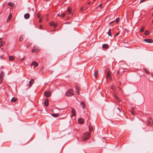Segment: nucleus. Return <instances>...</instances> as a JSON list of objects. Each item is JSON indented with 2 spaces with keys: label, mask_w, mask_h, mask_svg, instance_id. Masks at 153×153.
I'll use <instances>...</instances> for the list:
<instances>
[{
  "label": "nucleus",
  "mask_w": 153,
  "mask_h": 153,
  "mask_svg": "<svg viewBox=\"0 0 153 153\" xmlns=\"http://www.w3.org/2000/svg\"><path fill=\"white\" fill-rule=\"evenodd\" d=\"M90 133L88 132L84 134L82 136V138L83 140H85L90 138Z\"/></svg>",
  "instance_id": "1"
},
{
  "label": "nucleus",
  "mask_w": 153,
  "mask_h": 153,
  "mask_svg": "<svg viewBox=\"0 0 153 153\" xmlns=\"http://www.w3.org/2000/svg\"><path fill=\"white\" fill-rule=\"evenodd\" d=\"M74 95L73 91L72 89H69L65 93V95L68 97H70Z\"/></svg>",
  "instance_id": "2"
},
{
  "label": "nucleus",
  "mask_w": 153,
  "mask_h": 153,
  "mask_svg": "<svg viewBox=\"0 0 153 153\" xmlns=\"http://www.w3.org/2000/svg\"><path fill=\"white\" fill-rule=\"evenodd\" d=\"M3 72L2 71L0 74V84L2 82L4 77Z\"/></svg>",
  "instance_id": "3"
},
{
  "label": "nucleus",
  "mask_w": 153,
  "mask_h": 153,
  "mask_svg": "<svg viewBox=\"0 0 153 153\" xmlns=\"http://www.w3.org/2000/svg\"><path fill=\"white\" fill-rule=\"evenodd\" d=\"M106 78L109 79H111L112 78L109 73L108 72L106 75Z\"/></svg>",
  "instance_id": "4"
},
{
  "label": "nucleus",
  "mask_w": 153,
  "mask_h": 153,
  "mask_svg": "<svg viewBox=\"0 0 153 153\" xmlns=\"http://www.w3.org/2000/svg\"><path fill=\"white\" fill-rule=\"evenodd\" d=\"M143 40L146 42L149 43H152L153 42V40L152 39H144Z\"/></svg>",
  "instance_id": "5"
},
{
  "label": "nucleus",
  "mask_w": 153,
  "mask_h": 153,
  "mask_svg": "<svg viewBox=\"0 0 153 153\" xmlns=\"http://www.w3.org/2000/svg\"><path fill=\"white\" fill-rule=\"evenodd\" d=\"M44 94L47 97H49L51 95V92L50 91L45 92Z\"/></svg>",
  "instance_id": "6"
},
{
  "label": "nucleus",
  "mask_w": 153,
  "mask_h": 153,
  "mask_svg": "<svg viewBox=\"0 0 153 153\" xmlns=\"http://www.w3.org/2000/svg\"><path fill=\"white\" fill-rule=\"evenodd\" d=\"M38 65V64L37 62L35 61H33L32 63L31 66L33 65L34 67H36Z\"/></svg>",
  "instance_id": "7"
},
{
  "label": "nucleus",
  "mask_w": 153,
  "mask_h": 153,
  "mask_svg": "<svg viewBox=\"0 0 153 153\" xmlns=\"http://www.w3.org/2000/svg\"><path fill=\"white\" fill-rule=\"evenodd\" d=\"M39 51V50L37 49L35 46H34L32 50V52H38Z\"/></svg>",
  "instance_id": "8"
},
{
  "label": "nucleus",
  "mask_w": 153,
  "mask_h": 153,
  "mask_svg": "<svg viewBox=\"0 0 153 153\" xmlns=\"http://www.w3.org/2000/svg\"><path fill=\"white\" fill-rule=\"evenodd\" d=\"M67 12L70 15H72V13L71 12V9L69 7H68Z\"/></svg>",
  "instance_id": "9"
},
{
  "label": "nucleus",
  "mask_w": 153,
  "mask_h": 153,
  "mask_svg": "<svg viewBox=\"0 0 153 153\" xmlns=\"http://www.w3.org/2000/svg\"><path fill=\"white\" fill-rule=\"evenodd\" d=\"M34 82V80L33 79H31V80L29 82V86L30 87L32 85L33 83Z\"/></svg>",
  "instance_id": "10"
},
{
  "label": "nucleus",
  "mask_w": 153,
  "mask_h": 153,
  "mask_svg": "<svg viewBox=\"0 0 153 153\" xmlns=\"http://www.w3.org/2000/svg\"><path fill=\"white\" fill-rule=\"evenodd\" d=\"M114 97L117 100L118 102H119L120 101V99H119V98L117 97V94H115L114 93Z\"/></svg>",
  "instance_id": "11"
},
{
  "label": "nucleus",
  "mask_w": 153,
  "mask_h": 153,
  "mask_svg": "<svg viewBox=\"0 0 153 153\" xmlns=\"http://www.w3.org/2000/svg\"><path fill=\"white\" fill-rule=\"evenodd\" d=\"M78 122L80 124H82L84 123V120L82 118H80L78 120Z\"/></svg>",
  "instance_id": "12"
},
{
  "label": "nucleus",
  "mask_w": 153,
  "mask_h": 153,
  "mask_svg": "<svg viewBox=\"0 0 153 153\" xmlns=\"http://www.w3.org/2000/svg\"><path fill=\"white\" fill-rule=\"evenodd\" d=\"M72 115H71V116H74L76 115V112L75 110L73 108H72Z\"/></svg>",
  "instance_id": "13"
},
{
  "label": "nucleus",
  "mask_w": 153,
  "mask_h": 153,
  "mask_svg": "<svg viewBox=\"0 0 153 153\" xmlns=\"http://www.w3.org/2000/svg\"><path fill=\"white\" fill-rule=\"evenodd\" d=\"M4 43V42L2 41V38H0V47L2 46Z\"/></svg>",
  "instance_id": "14"
},
{
  "label": "nucleus",
  "mask_w": 153,
  "mask_h": 153,
  "mask_svg": "<svg viewBox=\"0 0 153 153\" xmlns=\"http://www.w3.org/2000/svg\"><path fill=\"white\" fill-rule=\"evenodd\" d=\"M152 123V119L151 118H150L148 120L147 123L149 125H151Z\"/></svg>",
  "instance_id": "15"
},
{
  "label": "nucleus",
  "mask_w": 153,
  "mask_h": 153,
  "mask_svg": "<svg viewBox=\"0 0 153 153\" xmlns=\"http://www.w3.org/2000/svg\"><path fill=\"white\" fill-rule=\"evenodd\" d=\"M30 16V15L29 13L25 14L24 15V17L25 19H28Z\"/></svg>",
  "instance_id": "16"
},
{
  "label": "nucleus",
  "mask_w": 153,
  "mask_h": 153,
  "mask_svg": "<svg viewBox=\"0 0 153 153\" xmlns=\"http://www.w3.org/2000/svg\"><path fill=\"white\" fill-rule=\"evenodd\" d=\"M45 105L46 106H48V99H45L44 102Z\"/></svg>",
  "instance_id": "17"
},
{
  "label": "nucleus",
  "mask_w": 153,
  "mask_h": 153,
  "mask_svg": "<svg viewBox=\"0 0 153 153\" xmlns=\"http://www.w3.org/2000/svg\"><path fill=\"white\" fill-rule=\"evenodd\" d=\"M50 24L51 26H53L54 27L57 26L56 24H55L54 22H51L50 23Z\"/></svg>",
  "instance_id": "18"
},
{
  "label": "nucleus",
  "mask_w": 153,
  "mask_h": 153,
  "mask_svg": "<svg viewBox=\"0 0 153 153\" xmlns=\"http://www.w3.org/2000/svg\"><path fill=\"white\" fill-rule=\"evenodd\" d=\"M98 71L97 70H96L94 72V76L95 77V78H97V74L98 73Z\"/></svg>",
  "instance_id": "19"
},
{
  "label": "nucleus",
  "mask_w": 153,
  "mask_h": 153,
  "mask_svg": "<svg viewBox=\"0 0 153 153\" xmlns=\"http://www.w3.org/2000/svg\"><path fill=\"white\" fill-rule=\"evenodd\" d=\"M66 15V13H63L61 15H59V13L57 15V16H60L61 17H64Z\"/></svg>",
  "instance_id": "20"
},
{
  "label": "nucleus",
  "mask_w": 153,
  "mask_h": 153,
  "mask_svg": "<svg viewBox=\"0 0 153 153\" xmlns=\"http://www.w3.org/2000/svg\"><path fill=\"white\" fill-rule=\"evenodd\" d=\"M102 47L104 48L107 49L108 48V46L107 44H103L102 45Z\"/></svg>",
  "instance_id": "21"
},
{
  "label": "nucleus",
  "mask_w": 153,
  "mask_h": 153,
  "mask_svg": "<svg viewBox=\"0 0 153 153\" xmlns=\"http://www.w3.org/2000/svg\"><path fill=\"white\" fill-rule=\"evenodd\" d=\"M52 116L53 117H56L59 116V114H51Z\"/></svg>",
  "instance_id": "22"
},
{
  "label": "nucleus",
  "mask_w": 153,
  "mask_h": 153,
  "mask_svg": "<svg viewBox=\"0 0 153 153\" xmlns=\"http://www.w3.org/2000/svg\"><path fill=\"white\" fill-rule=\"evenodd\" d=\"M75 87L77 89L76 93L78 94H79V91L80 89L79 88H78L77 85Z\"/></svg>",
  "instance_id": "23"
},
{
  "label": "nucleus",
  "mask_w": 153,
  "mask_h": 153,
  "mask_svg": "<svg viewBox=\"0 0 153 153\" xmlns=\"http://www.w3.org/2000/svg\"><path fill=\"white\" fill-rule=\"evenodd\" d=\"M17 99L15 97H13L12 99L11 100V101L12 102H16L17 101Z\"/></svg>",
  "instance_id": "24"
},
{
  "label": "nucleus",
  "mask_w": 153,
  "mask_h": 153,
  "mask_svg": "<svg viewBox=\"0 0 153 153\" xmlns=\"http://www.w3.org/2000/svg\"><path fill=\"white\" fill-rule=\"evenodd\" d=\"M14 57L12 56H10L9 57V59L10 61H13L14 59Z\"/></svg>",
  "instance_id": "25"
},
{
  "label": "nucleus",
  "mask_w": 153,
  "mask_h": 153,
  "mask_svg": "<svg viewBox=\"0 0 153 153\" xmlns=\"http://www.w3.org/2000/svg\"><path fill=\"white\" fill-rule=\"evenodd\" d=\"M12 14H10L9 15V16L7 19V21H9V20H10V19L12 17Z\"/></svg>",
  "instance_id": "26"
},
{
  "label": "nucleus",
  "mask_w": 153,
  "mask_h": 153,
  "mask_svg": "<svg viewBox=\"0 0 153 153\" xmlns=\"http://www.w3.org/2000/svg\"><path fill=\"white\" fill-rule=\"evenodd\" d=\"M81 105H82V108L84 109L85 107L84 102H82L81 103Z\"/></svg>",
  "instance_id": "27"
},
{
  "label": "nucleus",
  "mask_w": 153,
  "mask_h": 153,
  "mask_svg": "<svg viewBox=\"0 0 153 153\" xmlns=\"http://www.w3.org/2000/svg\"><path fill=\"white\" fill-rule=\"evenodd\" d=\"M7 4L9 5H10L11 6H12V7L13 6V4L12 3L9 2L7 3Z\"/></svg>",
  "instance_id": "28"
},
{
  "label": "nucleus",
  "mask_w": 153,
  "mask_h": 153,
  "mask_svg": "<svg viewBox=\"0 0 153 153\" xmlns=\"http://www.w3.org/2000/svg\"><path fill=\"white\" fill-rule=\"evenodd\" d=\"M111 88L114 91H116V88L114 87V86L113 85H112L111 86Z\"/></svg>",
  "instance_id": "29"
},
{
  "label": "nucleus",
  "mask_w": 153,
  "mask_h": 153,
  "mask_svg": "<svg viewBox=\"0 0 153 153\" xmlns=\"http://www.w3.org/2000/svg\"><path fill=\"white\" fill-rule=\"evenodd\" d=\"M144 28H145V27L144 26H143L141 29V30H140V31L141 32H143L144 31Z\"/></svg>",
  "instance_id": "30"
},
{
  "label": "nucleus",
  "mask_w": 153,
  "mask_h": 153,
  "mask_svg": "<svg viewBox=\"0 0 153 153\" xmlns=\"http://www.w3.org/2000/svg\"><path fill=\"white\" fill-rule=\"evenodd\" d=\"M108 35L109 36H111V30L110 29L108 32Z\"/></svg>",
  "instance_id": "31"
},
{
  "label": "nucleus",
  "mask_w": 153,
  "mask_h": 153,
  "mask_svg": "<svg viewBox=\"0 0 153 153\" xmlns=\"http://www.w3.org/2000/svg\"><path fill=\"white\" fill-rule=\"evenodd\" d=\"M149 31L148 30H146L145 32V34L146 35H148V34L149 33Z\"/></svg>",
  "instance_id": "32"
},
{
  "label": "nucleus",
  "mask_w": 153,
  "mask_h": 153,
  "mask_svg": "<svg viewBox=\"0 0 153 153\" xmlns=\"http://www.w3.org/2000/svg\"><path fill=\"white\" fill-rule=\"evenodd\" d=\"M23 40V37L22 36H21L19 39V40L21 42Z\"/></svg>",
  "instance_id": "33"
},
{
  "label": "nucleus",
  "mask_w": 153,
  "mask_h": 153,
  "mask_svg": "<svg viewBox=\"0 0 153 153\" xmlns=\"http://www.w3.org/2000/svg\"><path fill=\"white\" fill-rule=\"evenodd\" d=\"M119 21V18H117L115 20V21L117 23H118Z\"/></svg>",
  "instance_id": "34"
},
{
  "label": "nucleus",
  "mask_w": 153,
  "mask_h": 153,
  "mask_svg": "<svg viewBox=\"0 0 153 153\" xmlns=\"http://www.w3.org/2000/svg\"><path fill=\"white\" fill-rule=\"evenodd\" d=\"M119 32H118L116 35H115V36L114 37V38H115L116 36H118L119 35Z\"/></svg>",
  "instance_id": "35"
},
{
  "label": "nucleus",
  "mask_w": 153,
  "mask_h": 153,
  "mask_svg": "<svg viewBox=\"0 0 153 153\" xmlns=\"http://www.w3.org/2000/svg\"><path fill=\"white\" fill-rule=\"evenodd\" d=\"M40 16H41V15L40 14V13H38V14H37V17L38 18H39L40 17Z\"/></svg>",
  "instance_id": "36"
},
{
  "label": "nucleus",
  "mask_w": 153,
  "mask_h": 153,
  "mask_svg": "<svg viewBox=\"0 0 153 153\" xmlns=\"http://www.w3.org/2000/svg\"><path fill=\"white\" fill-rule=\"evenodd\" d=\"M89 129L90 131H92L93 130V128L91 127H89Z\"/></svg>",
  "instance_id": "37"
},
{
  "label": "nucleus",
  "mask_w": 153,
  "mask_h": 153,
  "mask_svg": "<svg viewBox=\"0 0 153 153\" xmlns=\"http://www.w3.org/2000/svg\"><path fill=\"white\" fill-rule=\"evenodd\" d=\"M144 70L146 73H147V74L149 73V71H148L146 69H144Z\"/></svg>",
  "instance_id": "38"
},
{
  "label": "nucleus",
  "mask_w": 153,
  "mask_h": 153,
  "mask_svg": "<svg viewBox=\"0 0 153 153\" xmlns=\"http://www.w3.org/2000/svg\"><path fill=\"white\" fill-rule=\"evenodd\" d=\"M31 45V43H28L27 45V47H28L29 46H30Z\"/></svg>",
  "instance_id": "39"
},
{
  "label": "nucleus",
  "mask_w": 153,
  "mask_h": 153,
  "mask_svg": "<svg viewBox=\"0 0 153 153\" xmlns=\"http://www.w3.org/2000/svg\"><path fill=\"white\" fill-rule=\"evenodd\" d=\"M41 18L39 19V22H40V23H41V22H42V20L41 19Z\"/></svg>",
  "instance_id": "40"
},
{
  "label": "nucleus",
  "mask_w": 153,
  "mask_h": 153,
  "mask_svg": "<svg viewBox=\"0 0 153 153\" xmlns=\"http://www.w3.org/2000/svg\"><path fill=\"white\" fill-rule=\"evenodd\" d=\"M25 59V58H22L20 60V61H22L23 60H24V59Z\"/></svg>",
  "instance_id": "41"
},
{
  "label": "nucleus",
  "mask_w": 153,
  "mask_h": 153,
  "mask_svg": "<svg viewBox=\"0 0 153 153\" xmlns=\"http://www.w3.org/2000/svg\"><path fill=\"white\" fill-rule=\"evenodd\" d=\"M114 22V21H112L110 23H109V24L110 25H111L112 24V23L113 22Z\"/></svg>",
  "instance_id": "42"
},
{
  "label": "nucleus",
  "mask_w": 153,
  "mask_h": 153,
  "mask_svg": "<svg viewBox=\"0 0 153 153\" xmlns=\"http://www.w3.org/2000/svg\"><path fill=\"white\" fill-rule=\"evenodd\" d=\"M144 1H145V0H140V3H141V2H144Z\"/></svg>",
  "instance_id": "43"
},
{
  "label": "nucleus",
  "mask_w": 153,
  "mask_h": 153,
  "mask_svg": "<svg viewBox=\"0 0 153 153\" xmlns=\"http://www.w3.org/2000/svg\"><path fill=\"white\" fill-rule=\"evenodd\" d=\"M83 7H81L80 8V10L81 11H82L83 9Z\"/></svg>",
  "instance_id": "44"
},
{
  "label": "nucleus",
  "mask_w": 153,
  "mask_h": 153,
  "mask_svg": "<svg viewBox=\"0 0 153 153\" xmlns=\"http://www.w3.org/2000/svg\"><path fill=\"white\" fill-rule=\"evenodd\" d=\"M131 114H134V112L133 111H131Z\"/></svg>",
  "instance_id": "45"
},
{
  "label": "nucleus",
  "mask_w": 153,
  "mask_h": 153,
  "mask_svg": "<svg viewBox=\"0 0 153 153\" xmlns=\"http://www.w3.org/2000/svg\"><path fill=\"white\" fill-rule=\"evenodd\" d=\"M0 59H2V56H0Z\"/></svg>",
  "instance_id": "46"
},
{
  "label": "nucleus",
  "mask_w": 153,
  "mask_h": 153,
  "mask_svg": "<svg viewBox=\"0 0 153 153\" xmlns=\"http://www.w3.org/2000/svg\"><path fill=\"white\" fill-rule=\"evenodd\" d=\"M40 28H42V26L41 25H40Z\"/></svg>",
  "instance_id": "47"
},
{
  "label": "nucleus",
  "mask_w": 153,
  "mask_h": 153,
  "mask_svg": "<svg viewBox=\"0 0 153 153\" xmlns=\"http://www.w3.org/2000/svg\"><path fill=\"white\" fill-rule=\"evenodd\" d=\"M102 6V5L101 4H100L99 5V7H101Z\"/></svg>",
  "instance_id": "48"
},
{
  "label": "nucleus",
  "mask_w": 153,
  "mask_h": 153,
  "mask_svg": "<svg viewBox=\"0 0 153 153\" xmlns=\"http://www.w3.org/2000/svg\"><path fill=\"white\" fill-rule=\"evenodd\" d=\"M90 3H90V1H89V2H88V4H90Z\"/></svg>",
  "instance_id": "49"
},
{
  "label": "nucleus",
  "mask_w": 153,
  "mask_h": 153,
  "mask_svg": "<svg viewBox=\"0 0 153 153\" xmlns=\"http://www.w3.org/2000/svg\"><path fill=\"white\" fill-rule=\"evenodd\" d=\"M151 76L153 78V74H152Z\"/></svg>",
  "instance_id": "50"
},
{
  "label": "nucleus",
  "mask_w": 153,
  "mask_h": 153,
  "mask_svg": "<svg viewBox=\"0 0 153 153\" xmlns=\"http://www.w3.org/2000/svg\"><path fill=\"white\" fill-rule=\"evenodd\" d=\"M119 71H117V74H119Z\"/></svg>",
  "instance_id": "51"
},
{
  "label": "nucleus",
  "mask_w": 153,
  "mask_h": 153,
  "mask_svg": "<svg viewBox=\"0 0 153 153\" xmlns=\"http://www.w3.org/2000/svg\"><path fill=\"white\" fill-rule=\"evenodd\" d=\"M4 6H5V5L4 4L3 5V7H4Z\"/></svg>",
  "instance_id": "52"
},
{
  "label": "nucleus",
  "mask_w": 153,
  "mask_h": 153,
  "mask_svg": "<svg viewBox=\"0 0 153 153\" xmlns=\"http://www.w3.org/2000/svg\"><path fill=\"white\" fill-rule=\"evenodd\" d=\"M117 109H118L120 111V109H119V108H117Z\"/></svg>",
  "instance_id": "53"
},
{
  "label": "nucleus",
  "mask_w": 153,
  "mask_h": 153,
  "mask_svg": "<svg viewBox=\"0 0 153 153\" xmlns=\"http://www.w3.org/2000/svg\"><path fill=\"white\" fill-rule=\"evenodd\" d=\"M47 21H48V20H49V19H47Z\"/></svg>",
  "instance_id": "54"
},
{
  "label": "nucleus",
  "mask_w": 153,
  "mask_h": 153,
  "mask_svg": "<svg viewBox=\"0 0 153 153\" xmlns=\"http://www.w3.org/2000/svg\"><path fill=\"white\" fill-rule=\"evenodd\" d=\"M1 50H3V48H1Z\"/></svg>",
  "instance_id": "55"
},
{
  "label": "nucleus",
  "mask_w": 153,
  "mask_h": 153,
  "mask_svg": "<svg viewBox=\"0 0 153 153\" xmlns=\"http://www.w3.org/2000/svg\"><path fill=\"white\" fill-rule=\"evenodd\" d=\"M152 22H153V20H152Z\"/></svg>",
  "instance_id": "56"
}]
</instances>
